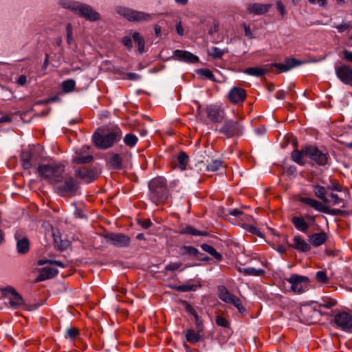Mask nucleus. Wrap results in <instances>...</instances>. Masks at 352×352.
<instances>
[{
    "instance_id": "1",
    "label": "nucleus",
    "mask_w": 352,
    "mask_h": 352,
    "mask_svg": "<svg viewBox=\"0 0 352 352\" xmlns=\"http://www.w3.org/2000/svg\"><path fill=\"white\" fill-rule=\"evenodd\" d=\"M149 197L155 205L164 204L168 199L169 192L165 178L155 177L148 184Z\"/></svg>"
},
{
    "instance_id": "2",
    "label": "nucleus",
    "mask_w": 352,
    "mask_h": 352,
    "mask_svg": "<svg viewBox=\"0 0 352 352\" xmlns=\"http://www.w3.org/2000/svg\"><path fill=\"white\" fill-rule=\"evenodd\" d=\"M122 137V131L118 127L110 131L100 133L96 131L92 139L94 144L100 149H107L113 146Z\"/></svg>"
},
{
    "instance_id": "3",
    "label": "nucleus",
    "mask_w": 352,
    "mask_h": 352,
    "mask_svg": "<svg viewBox=\"0 0 352 352\" xmlns=\"http://www.w3.org/2000/svg\"><path fill=\"white\" fill-rule=\"evenodd\" d=\"M64 172L65 166L60 164H42L38 167L39 175L51 184L61 182Z\"/></svg>"
},
{
    "instance_id": "4",
    "label": "nucleus",
    "mask_w": 352,
    "mask_h": 352,
    "mask_svg": "<svg viewBox=\"0 0 352 352\" xmlns=\"http://www.w3.org/2000/svg\"><path fill=\"white\" fill-rule=\"evenodd\" d=\"M61 5L77 13L79 16L85 18L87 20L95 21L100 19V14L91 6L82 4L79 2L62 1Z\"/></svg>"
},
{
    "instance_id": "5",
    "label": "nucleus",
    "mask_w": 352,
    "mask_h": 352,
    "mask_svg": "<svg viewBox=\"0 0 352 352\" xmlns=\"http://www.w3.org/2000/svg\"><path fill=\"white\" fill-rule=\"evenodd\" d=\"M198 113L201 118H206L210 122H221L224 118V111L219 107L214 104L207 105L204 108L198 109Z\"/></svg>"
},
{
    "instance_id": "6",
    "label": "nucleus",
    "mask_w": 352,
    "mask_h": 352,
    "mask_svg": "<svg viewBox=\"0 0 352 352\" xmlns=\"http://www.w3.org/2000/svg\"><path fill=\"white\" fill-rule=\"evenodd\" d=\"M219 298L226 303L233 305L241 315L247 314V309L243 307L241 300L235 295L231 294L225 286L218 287Z\"/></svg>"
},
{
    "instance_id": "7",
    "label": "nucleus",
    "mask_w": 352,
    "mask_h": 352,
    "mask_svg": "<svg viewBox=\"0 0 352 352\" xmlns=\"http://www.w3.org/2000/svg\"><path fill=\"white\" fill-rule=\"evenodd\" d=\"M78 189V182L72 177L65 179L63 184L57 185L55 188L56 192L61 197L73 196Z\"/></svg>"
},
{
    "instance_id": "8",
    "label": "nucleus",
    "mask_w": 352,
    "mask_h": 352,
    "mask_svg": "<svg viewBox=\"0 0 352 352\" xmlns=\"http://www.w3.org/2000/svg\"><path fill=\"white\" fill-rule=\"evenodd\" d=\"M118 12L131 21H148L152 20L153 18V14L136 11L126 8H120Z\"/></svg>"
},
{
    "instance_id": "9",
    "label": "nucleus",
    "mask_w": 352,
    "mask_h": 352,
    "mask_svg": "<svg viewBox=\"0 0 352 352\" xmlns=\"http://www.w3.org/2000/svg\"><path fill=\"white\" fill-rule=\"evenodd\" d=\"M305 156L309 157L319 166H325L327 164L329 155L320 151L316 146H306L303 148Z\"/></svg>"
},
{
    "instance_id": "10",
    "label": "nucleus",
    "mask_w": 352,
    "mask_h": 352,
    "mask_svg": "<svg viewBox=\"0 0 352 352\" xmlns=\"http://www.w3.org/2000/svg\"><path fill=\"white\" fill-rule=\"evenodd\" d=\"M331 323L345 331H352V316L347 312L337 314Z\"/></svg>"
},
{
    "instance_id": "11",
    "label": "nucleus",
    "mask_w": 352,
    "mask_h": 352,
    "mask_svg": "<svg viewBox=\"0 0 352 352\" xmlns=\"http://www.w3.org/2000/svg\"><path fill=\"white\" fill-rule=\"evenodd\" d=\"M2 292H3L4 297L9 298V305L10 307L17 309L24 305L23 297L13 287H6L2 289Z\"/></svg>"
},
{
    "instance_id": "12",
    "label": "nucleus",
    "mask_w": 352,
    "mask_h": 352,
    "mask_svg": "<svg viewBox=\"0 0 352 352\" xmlns=\"http://www.w3.org/2000/svg\"><path fill=\"white\" fill-rule=\"evenodd\" d=\"M75 175L86 183H91L98 178L99 173L96 168L83 166L75 170Z\"/></svg>"
},
{
    "instance_id": "13",
    "label": "nucleus",
    "mask_w": 352,
    "mask_h": 352,
    "mask_svg": "<svg viewBox=\"0 0 352 352\" xmlns=\"http://www.w3.org/2000/svg\"><path fill=\"white\" fill-rule=\"evenodd\" d=\"M179 254L182 256H188L192 259L200 261H208L210 257L200 252L197 248L192 246H182L179 250Z\"/></svg>"
},
{
    "instance_id": "14",
    "label": "nucleus",
    "mask_w": 352,
    "mask_h": 352,
    "mask_svg": "<svg viewBox=\"0 0 352 352\" xmlns=\"http://www.w3.org/2000/svg\"><path fill=\"white\" fill-rule=\"evenodd\" d=\"M337 78L344 84L352 86V67L347 65L335 68Z\"/></svg>"
},
{
    "instance_id": "15",
    "label": "nucleus",
    "mask_w": 352,
    "mask_h": 352,
    "mask_svg": "<svg viewBox=\"0 0 352 352\" xmlns=\"http://www.w3.org/2000/svg\"><path fill=\"white\" fill-rule=\"evenodd\" d=\"M219 131L225 135L233 136L241 133L242 127L239 122L228 120L224 122Z\"/></svg>"
},
{
    "instance_id": "16",
    "label": "nucleus",
    "mask_w": 352,
    "mask_h": 352,
    "mask_svg": "<svg viewBox=\"0 0 352 352\" xmlns=\"http://www.w3.org/2000/svg\"><path fill=\"white\" fill-rule=\"evenodd\" d=\"M285 280L291 284V289L294 292L300 293L303 291V283L309 282V278L306 276L297 274H292L289 278Z\"/></svg>"
},
{
    "instance_id": "17",
    "label": "nucleus",
    "mask_w": 352,
    "mask_h": 352,
    "mask_svg": "<svg viewBox=\"0 0 352 352\" xmlns=\"http://www.w3.org/2000/svg\"><path fill=\"white\" fill-rule=\"evenodd\" d=\"M245 90L240 87H233L228 94L229 101L233 104L242 103L246 98Z\"/></svg>"
},
{
    "instance_id": "18",
    "label": "nucleus",
    "mask_w": 352,
    "mask_h": 352,
    "mask_svg": "<svg viewBox=\"0 0 352 352\" xmlns=\"http://www.w3.org/2000/svg\"><path fill=\"white\" fill-rule=\"evenodd\" d=\"M173 56L179 60L188 63H195L199 61L198 56L186 50H176L173 52Z\"/></svg>"
},
{
    "instance_id": "19",
    "label": "nucleus",
    "mask_w": 352,
    "mask_h": 352,
    "mask_svg": "<svg viewBox=\"0 0 352 352\" xmlns=\"http://www.w3.org/2000/svg\"><path fill=\"white\" fill-rule=\"evenodd\" d=\"M301 63L296 58H287L285 63H272L270 65L272 67H276L280 70V72H286L291 69L300 65Z\"/></svg>"
},
{
    "instance_id": "20",
    "label": "nucleus",
    "mask_w": 352,
    "mask_h": 352,
    "mask_svg": "<svg viewBox=\"0 0 352 352\" xmlns=\"http://www.w3.org/2000/svg\"><path fill=\"white\" fill-rule=\"evenodd\" d=\"M300 317L302 320L307 323L312 324L316 322L314 315L317 314L316 308H312L309 306H305L300 309Z\"/></svg>"
},
{
    "instance_id": "21",
    "label": "nucleus",
    "mask_w": 352,
    "mask_h": 352,
    "mask_svg": "<svg viewBox=\"0 0 352 352\" xmlns=\"http://www.w3.org/2000/svg\"><path fill=\"white\" fill-rule=\"evenodd\" d=\"M272 5L270 3H250L247 6V10L250 13H253L256 15H261L269 11Z\"/></svg>"
},
{
    "instance_id": "22",
    "label": "nucleus",
    "mask_w": 352,
    "mask_h": 352,
    "mask_svg": "<svg viewBox=\"0 0 352 352\" xmlns=\"http://www.w3.org/2000/svg\"><path fill=\"white\" fill-rule=\"evenodd\" d=\"M189 162L188 155L184 151H180L175 161L171 162V166L173 168H179L181 170L186 169Z\"/></svg>"
},
{
    "instance_id": "23",
    "label": "nucleus",
    "mask_w": 352,
    "mask_h": 352,
    "mask_svg": "<svg viewBox=\"0 0 352 352\" xmlns=\"http://www.w3.org/2000/svg\"><path fill=\"white\" fill-rule=\"evenodd\" d=\"M300 201L302 204L312 207L317 211L324 213L327 212V208H326V206L322 203L320 202L316 199L310 197H303L300 199Z\"/></svg>"
},
{
    "instance_id": "24",
    "label": "nucleus",
    "mask_w": 352,
    "mask_h": 352,
    "mask_svg": "<svg viewBox=\"0 0 352 352\" xmlns=\"http://www.w3.org/2000/svg\"><path fill=\"white\" fill-rule=\"evenodd\" d=\"M176 232L180 234H186L190 236H201L206 234V232L198 230L197 229L195 228L194 227L190 225L183 224L179 226Z\"/></svg>"
},
{
    "instance_id": "25",
    "label": "nucleus",
    "mask_w": 352,
    "mask_h": 352,
    "mask_svg": "<svg viewBox=\"0 0 352 352\" xmlns=\"http://www.w3.org/2000/svg\"><path fill=\"white\" fill-rule=\"evenodd\" d=\"M58 273L57 269L52 267H44L41 269V273L36 278V281H43L46 279L52 278Z\"/></svg>"
},
{
    "instance_id": "26",
    "label": "nucleus",
    "mask_w": 352,
    "mask_h": 352,
    "mask_svg": "<svg viewBox=\"0 0 352 352\" xmlns=\"http://www.w3.org/2000/svg\"><path fill=\"white\" fill-rule=\"evenodd\" d=\"M292 223L298 230L302 232H306L309 228L308 223L305 221V218L302 217H293L292 218Z\"/></svg>"
},
{
    "instance_id": "27",
    "label": "nucleus",
    "mask_w": 352,
    "mask_h": 352,
    "mask_svg": "<svg viewBox=\"0 0 352 352\" xmlns=\"http://www.w3.org/2000/svg\"><path fill=\"white\" fill-rule=\"evenodd\" d=\"M327 189L325 187L320 185H313V191L316 197L321 199L324 204H329V199L326 197Z\"/></svg>"
},
{
    "instance_id": "28",
    "label": "nucleus",
    "mask_w": 352,
    "mask_h": 352,
    "mask_svg": "<svg viewBox=\"0 0 352 352\" xmlns=\"http://www.w3.org/2000/svg\"><path fill=\"white\" fill-rule=\"evenodd\" d=\"M243 72L248 75L261 77L269 72V69L263 67H248Z\"/></svg>"
},
{
    "instance_id": "29",
    "label": "nucleus",
    "mask_w": 352,
    "mask_h": 352,
    "mask_svg": "<svg viewBox=\"0 0 352 352\" xmlns=\"http://www.w3.org/2000/svg\"><path fill=\"white\" fill-rule=\"evenodd\" d=\"M21 159L22 166L25 169H29L32 166V154L30 151H23L21 153Z\"/></svg>"
},
{
    "instance_id": "30",
    "label": "nucleus",
    "mask_w": 352,
    "mask_h": 352,
    "mask_svg": "<svg viewBox=\"0 0 352 352\" xmlns=\"http://www.w3.org/2000/svg\"><path fill=\"white\" fill-rule=\"evenodd\" d=\"M111 168L116 170H120L122 168V159L120 155L113 153L111 155L108 162Z\"/></svg>"
},
{
    "instance_id": "31",
    "label": "nucleus",
    "mask_w": 352,
    "mask_h": 352,
    "mask_svg": "<svg viewBox=\"0 0 352 352\" xmlns=\"http://www.w3.org/2000/svg\"><path fill=\"white\" fill-rule=\"evenodd\" d=\"M199 333H198V331H195L193 329H187L186 331V341L192 344H195L199 342L201 340V336L199 335Z\"/></svg>"
},
{
    "instance_id": "32",
    "label": "nucleus",
    "mask_w": 352,
    "mask_h": 352,
    "mask_svg": "<svg viewBox=\"0 0 352 352\" xmlns=\"http://www.w3.org/2000/svg\"><path fill=\"white\" fill-rule=\"evenodd\" d=\"M201 247L204 251L208 252L217 261H221L223 259L222 255L218 252L212 246L207 243H203Z\"/></svg>"
},
{
    "instance_id": "33",
    "label": "nucleus",
    "mask_w": 352,
    "mask_h": 352,
    "mask_svg": "<svg viewBox=\"0 0 352 352\" xmlns=\"http://www.w3.org/2000/svg\"><path fill=\"white\" fill-rule=\"evenodd\" d=\"M134 42L138 45V51L142 54L144 52L145 41L139 32H135L132 34Z\"/></svg>"
},
{
    "instance_id": "34",
    "label": "nucleus",
    "mask_w": 352,
    "mask_h": 352,
    "mask_svg": "<svg viewBox=\"0 0 352 352\" xmlns=\"http://www.w3.org/2000/svg\"><path fill=\"white\" fill-rule=\"evenodd\" d=\"M94 157L91 155H82L78 154L73 158V162L76 164H88L93 161Z\"/></svg>"
},
{
    "instance_id": "35",
    "label": "nucleus",
    "mask_w": 352,
    "mask_h": 352,
    "mask_svg": "<svg viewBox=\"0 0 352 352\" xmlns=\"http://www.w3.org/2000/svg\"><path fill=\"white\" fill-rule=\"evenodd\" d=\"M272 248L280 254L286 253L291 249V243H270Z\"/></svg>"
},
{
    "instance_id": "36",
    "label": "nucleus",
    "mask_w": 352,
    "mask_h": 352,
    "mask_svg": "<svg viewBox=\"0 0 352 352\" xmlns=\"http://www.w3.org/2000/svg\"><path fill=\"white\" fill-rule=\"evenodd\" d=\"M61 87L65 93H69L75 89L76 82L73 79H68L62 82Z\"/></svg>"
},
{
    "instance_id": "37",
    "label": "nucleus",
    "mask_w": 352,
    "mask_h": 352,
    "mask_svg": "<svg viewBox=\"0 0 352 352\" xmlns=\"http://www.w3.org/2000/svg\"><path fill=\"white\" fill-rule=\"evenodd\" d=\"M311 242H326L328 240V236L324 232H320L309 236Z\"/></svg>"
},
{
    "instance_id": "38",
    "label": "nucleus",
    "mask_w": 352,
    "mask_h": 352,
    "mask_svg": "<svg viewBox=\"0 0 352 352\" xmlns=\"http://www.w3.org/2000/svg\"><path fill=\"white\" fill-rule=\"evenodd\" d=\"M138 140L137 136L133 133H127L123 139L124 143L131 148L135 146Z\"/></svg>"
},
{
    "instance_id": "39",
    "label": "nucleus",
    "mask_w": 352,
    "mask_h": 352,
    "mask_svg": "<svg viewBox=\"0 0 352 352\" xmlns=\"http://www.w3.org/2000/svg\"><path fill=\"white\" fill-rule=\"evenodd\" d=\"M242 227L248 232L256 235L261 238H263L261 231L253 225L249 223H243Z\"/></svg>"
},
{
    "instance_id": "40",
    "label": "nucleus",
    "mask_w": 352,
    "mask_h": 352,
    "mask_svg": "<svg viewBox=\"0 0 352 352\" xmlns=\"http://www.w3.org/2000/svg\"><path fill=\"white\" fill-rule=\"evenodd\" d=\"M303 156H305L303 152V148H302L301 151L294 150L292 153V158L293 161H294L296 163L300 165H303L305 164V162L302 160Z\"/></svg>"
},
{
    "instance_id": "41",
    "label": "nucleus",
    "mask_w": 352,
    "mask_h": 352,
    "mask_svg": "<svg viewBox=\"0 0 352 352\" xmlns=\"http://www.w3.org/2000/svg\"><path fill=\"white\" fill-rule=\"evenodd\" d=\"M229 214L234 217H239L241 220H245L248 221H251L252 216L244 214L242 211L238 209H232L229 211Z\"/></svg>"
},
{
    "instance_id": "42",
    "label": "nucleus",
    "mask_w": 352,
    "mask_h": 352,
    "mask_svg": "<svg viewBox=\"0 0 352 352\" xmlns=\"http://www.w3.org/2000/svg\"><path fill=\"white\" fill-rule=\"evenodd\" d=\"M107 238L111 242H127V239L123 234L110 233L107 235Z\"/></svg>"
},
{
    "instance_id": "43",
    "label": "nucleus",
    "mask_w": 352,
    "mask_h": 352,
    "mask_svg": "<svg viewBox=\"0 0 352 352\" xmlns=\"http://www.w3.org/2000/svg\"><path fill=\"white\" fill-rule=\"evenodd\" d=\"M223 166V162L219 160H213L207 165L206 170L208 171H217Z\"/></svg>"
},
{
    "instance_id": "44",
    "label": "nucleus",
    "mask_w": 352,
    "mask_h": 352,
    "mask_svg": "<svg viewBox=\"0 0 352 352\" xmlns=\"http://www.w3.org/2000/svg\"><path fill=\"white\" fill-rule=\"evenodd\" d=\"M316 304L318 305L319 307H324L327 309H330L333 307H334L337 302L336 300L331 299V298H327V299H322L320 302H316Z\"/></svg>"
},
{
    "instance_id": "45",
    "label": "nucleus",
    "mask_w": 352,
    "mask_h": 352,
    "mask_svg": "<svg viewBox=\"0 0 352 352\" xmlns=\"http://www.w3.org/2000/svg\"><path fill=\"white\" fill-rule=\"evenodd\" d=\"M291 248L301 252H306L311 250L309 243H291Z\"/></svg>"
},
{
    "instance_id": "46",
    "label": "nucleus",
    "mask_w": 352,
    "mask_h": 352,
    "mask_svg": "<svg viewBox=\"0 0 352 352\" xmlns=\"http://www.w3.org/2000/svg\"><path fill=\"white\" fill-rule=\"evenodd\" d=\"M210 56L214 58H220L224 54V51L217 47H212L208 50Z\"/></svg>"
},
{
    "instance_id": "47",
    "label": "nucleus",
    "mask_w": 352,
    "mask_h": 352,
    "mask_svg": "<svg viewBox=\"0 0 352 352\" xmlns=\"http://www.w3.org/2000/svg\"><path fill=\"white\" fill-rule=\"evenodd\" d=\"M137 224L142 229L147 230L151 228L153 225L152 221L150 219L139 218L136 220Z\"/></svg>"
},
{
    "instance_id": "48",
    "label": "nucleus",
    "mask_w": 352,
    "mask_h": 352,
    "mask_svg": "<svg viewBox=\"0 0 352 352\" xmlns=\"http://www.w3.org/2000/svg\"><path fill=\"white\" fill-rule=\"evenodd\" d=\"M37 263L38 265H43L45 264L49 263L52 265H56L61 267H65V265L61 261L52 259H40L38 261Z\"/></svg>"
},
{
    "instance_id": "49",
    "label": "nucleus",
    "mask_w": 352,
    "mask_h": 352,
    "mask_svg": "<svg viewBox=\"0 0 352 352\" xmlns=\"http://www.w3.org/2000/svg\"><path fill=\"white\" fill-rule=\"evenodd\" d=\"M265 273V272L263 269H256L254 267H248V276H263Z\"/></svg>"
},
{
    "instance_id": "50",
    "label": "nucleus",
    "mask_w": 352,
    "mask_h": 352,
    "mask_svg": "<svg viewBox=\"0 0 352 352\" xmlns=\"http://www.w3.org/2000/svg\"><path fill=\"white\" fill-rule=\"evenodd\" d=\"M176 289L182 292H188L195 291L197 289V286L195 285H182L177 286Z\"/></svg>"
},
{
    "instance_id": "51",
    "label": "nucleus",
    "mask_w": 352,
    "mask_h": 352,
    "mask_svg": "<svg viewBox=\"0 0 352 352\" xmlns=\"http://www.w3.org/2000/svg\"><path fill=\"white\" fill-rule=\"evenodd\" d=\"M316 278L318 282L321 283H327L329 282L327 274L324 271H318L316 274Z\"/></svg>"
},
{
    "instance_id": "52",
    "label": "nucleus",
    "mask_w": 352,
    "mask_h": 352,
    "mask_svg": "<svg viewBox=\"0 0 352 352\" xmlns=\"http://www.w3.org/2000/svg\"><path fill=\"white\" fill-rule=\"evenodd\" d=\"M16 250L20 254H26L30 250V243H16Z\"/></svg>"
},
{
    "instance_id": "53",
    "label": "nucleus",
    "mask_w": 352,
    "mask_h": 352,
    "mask_svg": "<svg viewBox=\"0 0 352 352\" xmlns=\"http://www.w3.org/2000/svg\"><path fill=\"white\" fill-rule=\"evenodd\" d=\"M215 321L217 324L220 327L227 328L229 327L230 326V322H228V320H227L226 318L221 316H217L216 317Z\"/></svg>"
},
{
    "instance_id": "54",
    "label": "nucleus",
    "mask_w": 352,
    "mask_h": 352,
    "mask_svg": "<svg viewBox=\"0 0 352 352\" xmlns=\"http://www.w3.org/2000/svg\"><path fill=\"white\" fill-rule=\"evenodd\" d=\"M66 32H67V43L69 45H71L73 41V33H72V27L70 23H68L67 25Z\"/></svg>"
},
{
    "instance_id": "55",
    "label": "nucleus",
    "mask_w": 352,
    "mask_h": 352,
    "mask_svg": "<svg viewBox=\"0 0 352 352\" xmlns=\"http://www.w3.org/2000/svg\"><path fill=\"white\" fill-rule=\"evenodd\" d=\"M183 304L185 306L186 311L189 314H192L194 316L195 319L199 317L197 311L188 302H187L186 301H184Z\"/></svg>"
},
{
    "instance_id": "56",
    "label": "nucleus",
    "mask_w": 352,
    "mask_h": 352,
    "mask_svg": "<svg viewBox=\"0 0 352 352\" xmlns=\"http://www.w3.org/2000/svg\"><path fill=\"white\" fill-rule=\"evenodd\" d=\"M67 335L69 338L74 340L79 335V331L76 328H69L67 330Z\"/></svg>"
},
{
    "instance_id": "57",
    "label": "nucleus",
    "mask_w": 352,
    "mask_h": 352,
    "mask_svg": "<svg viewBox=\"0 0 352 352\" xmlns=\"http://www.w3.org/2000/svg\"><path fill=\"white\" fill-rule=\"evenodd\" d=\"M327 189L337 192H342V186L337 182H331V184L327 187Z\"/></svg>"
},
{
    "instance_id": "58",
    "label": "nucleus",
    "mask_w": 352,
    "mask_h": 352,
    "mask_svg": "<svg viewBox=\"0 0 352 352\" xmlns=\"http://www.w3.org/2000/svg\"><path fill=\"white\" fill-rule=\"evenodd\" d=\"M182 265V263H171L167 265L165 267L166 271H175Z\"/></svg>"
},
{
    "instance_id": "59",
    "label": "nucleus",
    "mask_w": 352,
    "mask_h": 352,
    "mask_svg": "<svg viewBox=\"0 0 352 352\" xmlns=\"http://www.w3.org/2000/svg\"><path fill=\"white\" fill-rule=\"evenodd\" d=\"M71 243H54V248L58 251L63 252L70 248Z\"/></svg>"
},
{
    "instance_id": "60",
    "label": "nucleus",
    "mask_w": 352,
    "mask_h": 352,
    "mask_svg": "<svg viewBox=\"0 0 352 352\" xmlns=\"http://www.w3.org/2000/svg\"><path fill=\"white\" fill-rule=\"evenodd\" d=\"M276 7L277 10H278L281 16H284L286 14V10L285 8V6L283 5L280 0L276 1Z\"/></svg>"
},
{
    "instance_id": "61",
    "label": "nucleus",
    "mask_w": 352,
    "mask_h": 352,
    "mask_svg": "<svg viewBox=\"0 0 352 352\" xmlns=\"http://www.w3.org/2000/svg\"><path fill=\"white\" fill-rule=\"evenodd\" d=\"M199 73L204 76L206 78L212 80L214 77L213 73L210 70L207 69H200Z\"/></svg>"
},
{
    "instance_id": "62",
    "label": "nucleus",
    "mask_w": 352,
    "mask_h": 352,
    "mask_svg": "<svg viewBox=\"0 0 352 352\" xmlns=\"http://www.w3.org/2000/svg\"><path fill=\"white\" fill-rule=\"evenodd\" d=\"M122 43L124 46H126L129 50H131L133 47L132 40L130 36H124L122 38Z\"/></svg>"
},
{
    "instance_id": "63",
    "label": "nucleus",
    "mask_w": 352,
    "mask_h": 352,
    "mask_svg": "<svg viewBox=\"0 0 352 352\" xmlns=\"http://www.w3.org/2000/svg\"><path fill=\"white\" fill-rule=\"evenodd\" d=\"M195 320L196 323V331H198V333L202 332L204 328L202 320L199 317L195 318Z\"/></svg>"
},
{
    "instance_id": "64",
    "label": "nucleus",
    "mask_w": 352,
    "mask_h": 352,
    "mask_svg": "<svg viewBox=\"0 0 352 352\" xmlns=\"http://www.w3.org/2000/svg\"><path fill=\"white\" fill-rule=\"evenodd\" d=\"M343 58L348 62L352 63V52L348 50H344L342 52Z\"/></svg>"
}]
</instances>
